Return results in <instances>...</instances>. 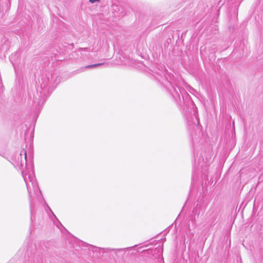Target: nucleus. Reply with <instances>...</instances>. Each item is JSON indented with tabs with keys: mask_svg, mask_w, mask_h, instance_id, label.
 Wrapping results in <instances>:
<instances>
[{
	"mask_svg": "<svg viewBox=\"0 0 263 263\" xmlns=\"http://www.w3.org/2000/svg\"><path fill=\"white\" fill-rule=\"evenodd\" d=\"M194 157H195V165H196V160L197 159V157H198V155L197 154H195L194 155Z\"/></svg>",
	"mask_w": 263,
	"mask_h": 263,
	"instance_id": "obj_11",
	"label": "nucleus"
},
{
	"mask_svg": "<svg viewBox=\"0 0 263 263\" xmlns=\"http://www.w3.org/2000/svg\"><path fill=\"white\" fill-rule=\"evenodd\" d=\"M18 56H19L18 53L16 52V53H15L14 54H12L11 55V56L10 57V58H9L10 61H11V63L13 64L15 70L16 69V67H15V64H16L15 59L16 58H18Z\"/></svg>",
	"mask_w": 263,
	"mask_h": 263,
	"instance_id": "obj_5",
	"label": "nucleus"
},
{
	"mask_svg": "<svg viewBox=\"0 0 263 263\" xmlns=\"http://www.w3.org/2000/svg\"><path fill=\"white\" fill-rule=\"evenodd\" d=\"M191 136H192V138H193L194 136H193V134L192 132L191 133Z\"/></svg>",
	"mask_w": 263,
	"mask_h": 263,
	"instance_id": "obj_15",
	"label": "nucleus"
},
{
	"mask_svg": "<svg viewBox=\"0 0 263 263\" xmlns=\"http://www.w3.org/2000/svg\"><path fill=\"white\" fill-rule=\"evenodd\" d=\"M74 239L77 241V242L79 243V245H81L82 247L85 246V245H87L85 242H84L81 240H77V239L76 238H74Z\"/></svg>",
	"mask_w": 263,
	"mask_h": 263,
	"instance_id": "obj_8",
	"label": "nucleus"
},
{
	"mask_svg": "<svg viewBox=\"0 0 263 263\" xmlns=\"http://www.w3.org/2000/svg\"><path fill=\"white\" fill-rule=\"evenodd\" d=\"M104 63H98V64H95L92 65H88L86 67V68H96L98 67L99 66H102L104 65Z\"/></svg>",
	"mask_w": 263,
	"mask_h": 263,
	"instance_id": "obj_7",
	"label": "nucleus"
},
{
	"mask_svg": "<svg viewBox=\"0 0 263 263\" xmlns=\"http://www.w3.org/2000/svg\"><path fill=\"white\" fill-rule=\"evenodd\" d=\"M167 83L168 85L166 84L165 86L175 101L182 106L189 129H199L201 125L196 111L197 108H194L193 102L188 93L176 82L168 81Z\"/></svg>",
	"mask_w": 263,
	"mask_h": 263,
	"instance_id": "obj_1",
	"label": "nucleus"
},
{
	"mask_svg": "<svg viewBox=\"0 0 263 263\" xmlns=\"http://www.w3.org/2000/svg\"><path fill=\"white\" fill-rule=\"evenodd\" d=\"M90 247H91V248H95V247H94V246H90Z\"/></svg>",
	"mask_w": 263,
	"mask_h": 263,
	"instance_id": "obj_16",
	"label": "nucleus"
},
{
	"mask_svg": "<svg viewBox=\"0 0 263 263\" xmlns=\"http://www.w3.org/2000/svg\"><path fill=\"white\" fill-rule=\"evenodd\" d=\"M51 212L52 213V214H53V217H54V218L57 220V221H58V222L60 224V226H62V224L60 223V222L58 220V219L57 218L56 216H55V215L53 214V213L52 212V211L50 209Z\"/></svg>",
	"mask_w": 263,
	"mask_h": 263,
	"instance_id": "obj_10",
	"label": "nucleus"
},
{
	"mask_svg": "<svg viewBox=\"0 0 263 263\" xmlns=\"http://www.w3.org/2000/svg\"><path fill=\"white\" fill-rule=\"evenodd\" d=\"M87 48H80V50H82V51H85V50H87Z\"/></svg>",
	"mask_w": 263,
	"mask_h": 263,
	"instance_id": "obj_13",
	"label": "nucleus"
},
{
	"mask_svg": "<svg viewBox=\"0 0 263 263\" xmlns=\"http://www.w3.org/2000/svg\"><path fill=\"white\" fill-rule=\"evenodd\" d=\"M106 250H112V251H118V252H120V251H124L125 249H111L110 248H106Z\"/></svg>",
	"mask_w": 263,
	"mask_h": 263,
	"instance_id": "obj_9",
	"label": "nucleus"
},
{
	"mask_svg": "<svg viewBox=\"0 0 263 263\" xmlns=\"http://www.w3.org/2000/svg\"><path fill=\"white\" fill-rule=\"evenodd\" d=\"M200 208V205H199V208H198V203H197L196 206L194 207L193 210V213L195 215H197V216H198L200 214V210H199V209Z\"/></svg>",
	"mask_w": 263,
	"mask_h": 263,
	"instance_id": "obj_6",
	"label": "nucleus"
},
{
	"mask_svg": "<svg viewBox=\"0 0 263 263\" xmlns=\"http://www.w3.org/2000/svg\"><path fill=\"white\" fill-rule=\"evenodd\" d=\"M212 156L211 153L208 152L204 153V158L202 156V159H199L198 167L196 170L194 169L192 175L193 180H195L200 173L202 181H206L208 177L209 166L212 159Z\"/></svg>",
	"mask_w": 263,
	"mask_h": 263,
	"instance_id": "obj_4",
	"label": "nucleus"
},
{
	"mask_svg": "<svg viewBox=\"0 0 263 263\" xmlns=\"http://www.w3.org/2000/svg\"><path fill=\"white\" fill-rule=\"evenodd\" d=\"M52 75L51 73L46 74L45 77H42L41 80H39V85L37 86L36 91L37 93L34 96V103L39 104L41 102H44L46 99L49 96L47 95L49 92L48 86L52 82Z\"/></svg>",
	"mask_w": 263,
	"mask_h": 263,
	"instance_id": "obj_3",
	"label": "nucleus"
},
{
	"mask_svg": "<svg viewBox=\"0 0 263 263\" xmlns=\"http://www.w3.org/2000/svg\"><path fill=\"white\" fill-rule=\"evenodd\" d=\"M30 202H31L30 201ZM30 211H31V214H32V204H31V202H30Z\"/></svg>",
	"mask_w": 263,
	"mask_h": 263,
	"instance_id": "obj_14",
	"label": "nucleus"
},
{
	"mask_svg": "<svg viewBox=\"0 0 263 263\" xmlns=\"http://www.w3.org/2000/svg\"><path fill=\"white\" fill-rule=\"evenodd\" d=\"M96 1H99V0H89V2L91 3H93Z\"/></svg>",
	"mask_w": 263,
	"mask_h": 263,
	"instance_id": "obj_12",
	"label": "nucleus"
},
{
	"mask_svg": "<svg viewBox=\"0 0 263 263\" xmlns=\"http://www.w3.org/2000/svg\"><path fill=\"white\" fill-rule=\"evenodd\" d=\"M16 162L17 165L22 172V174L24 180L26 183L29 194L31 193V187L35 192L39 190V186L35 178V175L33 172H30L28 171V165L27 163V152L25 149H23L20 152L17 158Z\"/></svg>",
	"mask_w": 263,
	"mask_h": 263,
	"instance_id": "obj_2",
	"label": "nucleus"
}]
</instances>
